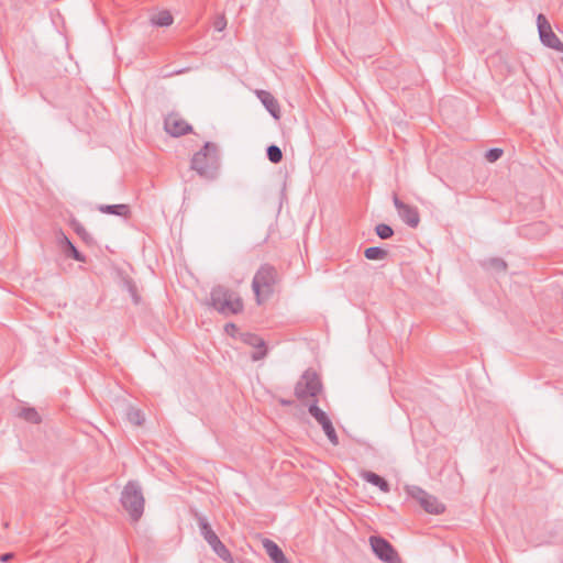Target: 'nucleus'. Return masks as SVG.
<instances>
[{
    "instance_id": "f257e3e1",
    "label": "nucleus",
    "mask_w": 563,
    "mask_h": 563,
    "mask_svg": "<svg viewBox=\"0 0 563 563\" xmlns=\"http://www.w3.org/2000/svg\"><path fill=\"white\" fill-rule=\"evenodd\" d=\"M210 306L219 313L228 317L243 311L244 305L240 295L222 285L213 287L210 291Z\"/></svg>"
},
{
    "instance_id": "6ab92c4d",
    "label": "nucleus",
    "mask_w": 563,
    "mask_h": 563,
    "mask_svg": "<svg viewBox=\"0 0 563 563\" xmlns=\"http://www.w3.org/2000/svg\"><path fill=\"white\" fill-rule=\"evenodd\" d=\"M364 256L369 261H380L388 256V251L379 246H371L364 251Z\"/></svg>"
},
{
    "instance_id": "c756f323",
    "label": "nucleus",
    "mask_w": 563,
    "mask_h": 563,
    "mask_svg": "<svg viewBox=\"0 0 563 563\" xmlns=\"http://www.w3.org/2000/svg\"><path fill=\"white\" fill-rule=\"evenodd\" d=\"M57 243L62 252L64 253L67 246L71 243V241L60 231L57 234Z\"/></svg>"
},
{
    "instance_id": "aec40b11",
    "label": "nucleus",
    "mask_w": 563,
    "mask_h": 563,
    "mask_svg": "<svg viewBox=\"0 0 563 563\" xmlns=\"http://www.w3.org/2000/svg\"><path fill=\"white\" fill-rule=\"evenodd\" d=\"M483 266L487 269H492L498 273L506 272L507 269V263L500 257L488 258L483 263Z\"/></svg>"
},
{
    "instance_id": "7c9ffc66",
    "label": "nucleus",
    "mask_w": 563,
    "mask_h": 563,
    "mask_svg": "<svg viewBox=\"0 0 563 563\" xmlns=\"http://www.w3.org/2000/svg\"><path fill=\"white\" fill-rule=\"evenodd\" d=\"M213 26L217 31L221 32L227 26V20L224 15H220L214 20Z\"/></svg>"
},
{
    "instance_id": "7ed1b4c3",
    "label": "nucleus",
    "mask_w": 563,
    "mask_h": 563,
    "mask_svg": "<svg viewBox=\"0 0 563 563\" xmlns=\"http://www.w3.org/2000/svg\"><path fill=\"white\" fill-rule=\"evenodd\" d=\"M278 282L276 268L269 264H263L255 273L252 280V289L261 303V296L268 298L274 292V285Z\"/></svg>"
},
{
    "instance_id": "0eeeda50",
    "label": "nucleus",
    "mask_w": 563,
    "mask_h": 563,
    "mask_svg": "<svg viewBox=\"0 0 563 563\" xmlns=\"http://www.w3.org/2000/svg\"><path fill=\"white\" fill-rule=\"evenodd\" d=\"M407 494L413 498L424 511L433 515H440L445 510V507L438 498L419 486L411 485L406 487Z\"/></svg>"
},
{
    "instance_id": "72a5a7b5",
    "label": "nucleus",
    "mask_w": 563,
    "mask_h": 563,
    "mask_svg": "<svg viewBox=\"0 0 563 563\" xmlns=\"http://www.w3.org/2000/svg\"><path fill=\"white\" fill-rule=\"evenodd\" d=\"M235 329H236V327H235V324H234V323H228V324L225 325V331H227V332H230V331L235 330Z\"/></svg>"
},
{
    "instance_id": "cd10ccee",
    "label": "nucleus",
    "mask_w": 563,
    "mask_h": 563,
    "mask_svg": "<svg viewBox=\"0 0 563 563\" xmlns=\"http://www.w3.org/2000/svg\"><path fill=\"white\" fill-rule=\"evenodd\" d=\"M504 152L501 148H497V147H494V148H489L486 154H485V158L489 162V163H494L496 161H498L501 156H503Z\"/></svg>"
},
{
    "instance_id": "dca6fc26",
    "label": "nucleus",
    "mask_w": 563,
    "mask_h": 563,
    "mask_svg": "<svg viewBox=\"0 0 563 563\" xmlns=\"http://www.w3.org/2000/svg\"><path fill=\"white\" fill-rule=\"evenodd\" d=\"M360 476L367 483L378 487L383 493L390 492L389 483L380 475H378L372 471H362L360 473Z\"/></svg>"
},
{
    "instance_id": "f3484780",
    "label": "nucleus",
    "mask_w": 563,
    "mask_h": 563,
    "mask_svg": "<svg viewBox=\"0 0 563 563\" xmlns=\"http://www.w3.org/2000/svg\"><path fill=\"white\" fill-rule=\"evenodd\" d=\"M98 210L102 213L113 214L126 218L130 214V207L125 203L120 205H99Z\"/></svg>"
},
{
    "instance_id": "6e6552de",
    "label": "nucleus",
    "mask_w": 563,
    "mask_h": 563,
    "mask_svg": "<svg viewBox=\"0 0 563 563\" xmlns=\"http://www.w3.org/2000/svg\"><path fill=\"white\" fill-rule=\"evenodd\" d=\"M369 544L375 555L385 563H401V559L398 555L395 548L389 541L379 537L371 536Z\"/></svg>"
},
{
    "instance_id": "f704fd0d",
    "label": "nucleus",
    "mask_w": 563,
    "mask_h": 563,
    "mask_svg": "<svg viewBox=\"0 0 563 563\" xmlns=\"http://www.w3.org/2000/svg\"><path fill=\"white\" fill-rule=\"evenodd\" d=\"M534 227H543V223H536Z\"/></svg>"
},
{
    "instance_id": "393cba45",
    "label": "nucleus",
    "mask_w": 563,
    "mask_h": 563,
    "mask_svg": "<svg viewBox=\"0 0 563 563\" xmlns=\"http://www.w3.org/2000/svg\"><path fill=\"white\" fill-rule=\"evenodd\" d=\"M126 416L129 421L135 426H142L144 422V416L140 409L131 407L129 408Z\"/></svg>"
},
{
    "instance_id": "9d476101",
    "label": "nucleus",
    "mask_w": 563,
    "mask_h": 563,
    "mask_svg": "<svg viewBox=\"0 0 563 563\" xmlns=\"http://www.w3.org/2000/svg\"><path fill=\"white\" fill-rule=\"evenodd\" d=\"M537 25H538V31H539L541 43L547 47H550L558 52H563V43L560 41V38L556 36V34L552 31V27L544 14H542V13L538 14Z\"/></svg>"
},
{
    "instance_id": "412c9836",
    "label": "nucleus",
    "mask_w": 563,
    "mask_h": 563,
    "mask_svg": "<svg viewBox=\"0 0 563 563\" xmlns=\"http://www.w3.org/2000/svg\"><path fill=\"white\" fill-rule=\"evenodd\" d=\"M152 23L157 26H169L173 23V15L168 11H161L152 18Z\"/></svg>"
},
{
    "instance_id": "423d86ee",
    "label": "nucleus",
    "mask_w": 563,
    "mask_h": 563,
    "mask_svg": "<svg viewBox=\"0 0 563 563\" xmlns=\"http://www.w3.org/2000/svg\"><path fill=\"white\" fill-rule=\"evenodd\" d=\"M322 383L319 375L312 371L307 369L300 376L299 380L295 386V396L299 400H303L308 397L314 398L321 393Z\"/></svg>"
},
{
    "instance_id": "2eb2a0df",
    "label": "nucleus",
    "mask_w": 563,
    "mask_h": 563,
    "mask_svg": "<svg viewBox=\"0 0 563 563\" xmlns=\"http://www.w3.org/2000/svg\"><path fill=\"white\" fill-rule=\"evenodd\" d=\"M263 547H264L267 555L274 563H289L288 560L286 559L283 550L274 541H272L269 539H265L263 541Z\"/></svg>"
},
{
    "instance_id": "39448f33",
    "label": "nucleus",
    "mask_w": 563,
    "mask_h": 563,
    "mask_svg": "<svg viewBox=\"0 0 563 563\" xmlns=\"http://www.w3.org/2000/svg\"><path fill=\"white\" fill-rule=\"evenodd\" d=\"M195 518L197 520L200 534L203 537L206 542L211 547L216 554L224 562L233 563V558L228 548L222 543L217 533L212 530L207 518L196 512Z\"/></svg>"
},
{
    "instance_id": "9b49d317",
    "label": "nucleus",
    "mask_w": 563,
    "mask_h": 563,
    "mask_svg": "<svg viewBox=\"0 0 563 563\" xmlns=\"http://www.w3.org/2000/svg\"><path fill=\"white\" fill-rule=\"evenodd\" d=\"M393 201L400 219L410 228H417L420 222L418 209L402 202L397 195H394Z\"/></svg>"
},
{
    "instance_id": "a878e982",
    "label": "nucleus",
    "mask_w": 563,
    "mask_h": 563,
    "mask_svg": "<svg viewBox=\"0 0 563 563\" xmlns=\"http://www.w3.org/2000/svg\"><path fill=\"white\" fill-rule=\"evenodd\" d=\"M375 232L382 240L390 239L394 235V230L386 223H379L375 227Z\"/></svg>"
},
{
    "instance_id": "bb28decb",
    "label": "nucleus",
    "mask_w": 563,
    "mask_h": 563,
    "mask_svg": "<svg viewBox=\"0 0 563 563\" xmlns=\"http://www.w3.org/2000/svg\"><path fill=\"white\" fill-rule=\"evenodd\" d=\"M64 254H65V256L70 257L77 262H80V263L86 262V256L82 253H80L73 243H70L67 246Z\"/></svg>"
},
{
    "instance_id": "4be33fe9",
    "label": "nucleus",
    "mask_w": 563,
    "mask_h": 563,
    "mask_svg": "<svg viewBox=\"0 0 563 563\" xmlns=\"http://www.w3.org/2000/svg\"><path fill=\"white\" fill-rule=\"evenodd\" d=\"M71 227L75 230V232L81 238V240L84 242H86L87 244H92L93 243L92 236L87 232V230L85 229V227L80 222H78L76 220H73L71 221Z\"/></svg>"
},
{
    "instance_id": "4468645a",
    "label": "nucleus",
    "mask_w": 563,
    "mask_h": 563,
    "mask_svg": "<svg viewBox=\"0 0 563 563\" xmlns=\"http://www.w3.org/2000/svg\"><path fill=\"white\" fill-rule=\"evenodd\" d=\"M256 96L274 119L280 118L278 101L269 91L256 90Z\"/></svg>"
},
{
    "instance_id": "b1692460",
    "label": "nucleus",
    "mask_w": 563,
    "mask_h": 563,
    "mask_svg": "<svg viewBox=\"0 0 563 563\" xmlns=\"http://www.w3.org/2000/svg\"><path fill=\"white\" fill-rule=\"evenodd\" d=\"M266 155H267V158L269 159V162H272L273 164H278L283 159V152L279 148V146H277L275 144L267 146Z\"/></svg>"
},
{
    "instance_id": "5701e85b",
    "label": "nucleus",
    "mask_w": 563,
    "mask_h": 563,
    "mask_svg": "<svg viewBox=\"0 0 563 563\" xmlns=\"http://www.w3.org/2000/svg\"><path fill=\"white\" fill-rule=\"evenodd\" d=\"M123 283H124V286H125L128 292L130 294L134 305H139L141 302V296L139 294L136 284L131 278H125L123 280Z\"/></svg>"
},
{
    "instance_id": "f8f14e48",
    "label": "nucleus",
    "mask_w": 563,
    "mask_h": 563,
    "mask_svg": "<svg viewBox=\"0 0 563 563\" xmlns=\"http://www.w3.org/2000/svg\"><path fill=\"white\" fill-rule=\"evenodd\" d=\"M165 131L174 137L190 133L192 126L177 114H169L164 120Z\"/></svg>"
},
{
    "instance_id": "f03ea898",
    "label": "nucleus",
    "mask_w": 563,
    "mask_h": 563,
    "mask_svg": "<svg viewBox=\"0 0 563 563\" xmlns=\"http://www.w3.org/2000/svg\"><path fill=\"white\" fill-rule=\"evenodd\" d=\"M190 167L202 177L214 178L219 167L218 146L212 142H206L202 148L194 154Z\"/></svg>"
},
{
    "instance_id": "a211bd4d",
    "label": "nucleus",
    "mask_w": 563,
    "mask_h": 563,
    "mask_svg": "<svg viewBox=\"0 0 563 563\" xmlns=\"http://www.w3.org/2000/svg\"><path fill=\"white\" fill-rule=\"evenodd\" d=\"M16 416L34 424H37L42 421L40 413L33 407H21L16 412Z\"/></svg>"
},
{
    "instance_id": "1a4fd4ad",
    "label": "nucleus",
    "mask_w": 563,
    "mask_h": 563,
    "mask_svg": "<svg viewBox=\"0 0 563 563\" xmlns=\"http://www.w3.org/2000/svg\"><path fill=\"white\" fill-rule=\"evenodd\" d=\"M308 412L312 416L316 421L322 427L324 434L328 440L333 444H339V438L335 432V429L332 424V421L328 417V415L318 406V400L314 399L308 407Z\"/></svg>"
},
{
    "instance_id": "2f4dec72",
    "label": "nucleus",
    "mask_w": 563,
    "mask_h": 563,
    "mask_svg": "<svg viewBox=\"0 0 563 563\" xmlns=\"http://www.w3.org/2000/svg\"><path fill=\"white\" fill-rule=\"evenodd\" d=\"M13 558V553H3L0 555V561L3 563L9 562Z\"/></svg>"
},
{
    "instance_id": "c85d7f7f",
    "label": "nucleus",
    "mask_w": 563,
    "mask_h": 563,
    "mask_svg": "<svg viewBox=\"0 0 563 563\" xmlns=\"http://www.w3.org/2000/svg\"><path fill=\"white\" fill-rule=\"evenodd\" d=\"M57 243L62 252L64 253L67 246L71 243V241L60 231L57 234Z\"/></svg>"
},
{
    "instance_id": "20e7f679",
    "label": "nucleus",
    "mask_w": 563,
    "mask_h": 563,
    "mask_svg": "<svg viewBox=\"0 0 563 563\" xmlns=\"http://www.w3.org/2000/svg\"><path fill=\"white\" fill-rule=\"evenodd\" d=\"M120 501L133 521H137L144 511V497L141 486L136 482H129L122 493Z\"/></svg>"
},
{
    "instance_id": "473e14b6",
    "label": "nucleus",
    "mask_w": 563,
    "mask_h": 563,
    "mask_svg": "<svg viewBox=\"0 0 563 563\" xmlns=\"http://www.w3.org/2000/svg\"><path fill=\"white\" fill-rule=\"evenodd\" d=\"M278 402H279L282 406H284V407H288V406L294 405V400H291V399H284V398H280V399L278 400Z\"/></svg>"
},
{
    "instance_id": "ddd939ff",
    "label": "nucleus",
    "mask_w": 563,
    "mask_h": 563,
    "mask_svg": "<svg viewBox=\"0 0 563 563\" xmlns=\"http://www.w3.org/2000/svg\"><path fill=\"white\" fill-rule=\"evenodd\" d=\"M243 341L255 349L251 355L252 361L263 360L267 355L266 342L258 335L246 333L244 334Z\"/></svg>"
}]
</instances>
